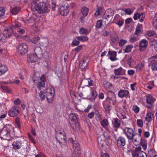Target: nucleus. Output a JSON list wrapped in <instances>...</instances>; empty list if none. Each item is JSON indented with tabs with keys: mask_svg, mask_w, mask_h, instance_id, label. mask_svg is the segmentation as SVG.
<instances>
[{
	"mask_svg": "<svg viewBox=\"0 0 157 157\" xmlns=\"http://www.w3.org/2000/svg\"><path fill=\"white\" fill-rule=\"evenodd\" d=\"M21 103V101L20 99L18 98L14 100V103L16 105H17L20 104Z\"/></svg>",
	"mask_w": 157,
	"mask_h": 157,
	"instance_id": "59",
	"label": "nucleus"
},
{
	"mask_svg": "<svg viewBox=\"0 0 157 157\" xmlns=\"http://www.w3.org/2000/svg\"><path fill=\"white\" fill-rule=\"evenodd\" d=\"M153 26L155 28L157 27V12L153 18Z\"/></svg>",
	"mask_w": 157,
	"mask_h": 157,
	"instance_id": "40",
	"label": "nucleus"
},
{
	"mask_svg": "<svg viewBox=\"0 0 157 157\" xmlns=\"http://www.w3.org/2000/svg\"><path fill=\"white\" fill-rule=\"evenodd\" d=\"M71 96L72 98V101L73 102L75 103V100L76 99L75 95V94H71Z\"/></svg>",
	"mask_w": 157,
	"mask_h": 157,
	"instance_id": "60",
	"label": "nucleus"
},
{
	"mask_svg": "<svg viewBox=\"0 0 157 157\" xmlns=\"http://www.w3.org/2000/svg\"><path fill=\"white\" fill-rule=\"evenodd\" d=\"M45 84L43 81H40L39 82L37 85L38 88H40L42 87H44L45 86Z\"/></svg>",
	"mask_w": 157,
	"mask_h": 157,
	"instance_id": "46",
	"label": "nucleus"
},
{
	"mask_svg": "<svg viewBox=\"0 0 157 157\" xmlns=\"http://www.w3.org/2000/svg\"><path fill=\"white\" fill-rule=\"evenodd\" d=\"M115 99V95L114 94V96L111 98L108 97L103 102V107L105 110L108 113H109L111 109V105H114Z\"/></svg>",
	"mask_w": 157,
	"mask_h": 157,
	"instance_id": "6",
	"label": "nucleus"
},
{
	"mask_svg": "<svg viewBox=\"0 0 157 157\" xmlns=\"http://www.w3.org/2000/svg\"><path fill=\"white\" fill-rule=\"evenodd\" d=\"M155 33L152 31H149L147 32V34L148 36H153L154 34Z\"/></svg>",
	"mask_w": 157,
	"mask_h": 157,
	"instance_id": "64",
	"label": "nucleus"
},
{
	"mask_svg": "<svg viewBox=\"0 0 157 157\" xmlns=\"http://www.w3.org/2000/svg\"><path fill=\"white\" fill-rule=\"evenodd\" d=\"M140 28L138 26H137L136 29L135 33H134L135 35H137L140 33Z\"/></svg>",
	"mask_w": 157,
	"mask_h": 157,
	"instance_id": "63",
	"label": "nucleus"
},
{
	"mask_svg": "<svg viewBox=\"0 0 157 157\" xmlns=\"http://www.w3.org/2000/svg\"><path fill=\"white\" fill-rule=\"evenodd\" d=\"M127 42V41L125 40L121 39L120 40L119 43V46L122 47Z\"/></svg>",
	"mask_w": 157,
	"mask_h": 157,
	"instance_id": "47",
	"label": "nucleus"
},
{
	"mask_svg": "<svg viewBox=\"0 0 157 157\" xmlns=\"http://www.w3.org/2000/svg\"><path fill=\"white\" fill-rule=\"evenodd\" d=\"M45 93L47 102L49 103H52L55 96V88L52 86H49L46 90Z\"/></svg>",
	"mask_w": 157,
	"mask_h": 157,
	"instance_id": "5",
	"label": "nucleus"
},
{
	"mask_svg": "<svg viewBox=\"0 0 157 157\" xmlns=\"http://www.w3.org/2000/svg\"><path fill=\"white\" fill-rule=\"evenodd\" d=\"M40 39L39 36H36L32 39L31 40L33 44H36L38 42Z\"/></svg>",
	"mask_w": 157,
	"mask_h": 157,
	"instance_id": "49",
	"label": "nucleus"
},
{
	"mask_svg": "<svg viewBox=\"0 0 157 157\" xmlns=\"http://www.w3.org/2000/svg\"><path fill=\"white\" fill-rule=\"evenodd\" d=\"M114 74L116 75H121L124 74V71L121 67H120L117 69H115L114 71Z\"/></svg>",
	"mask_w": 157,
	"mask_h": 157,
	"instance_id": "24",
	"label": "nucleus"
},
{
	"mask_svg": "<svg viewBox=\"0 0 157 157\" xmlns=\"http://www.w3.org/2000/svg\"><path fill=\"white\" fill-rule=\"evenodd\" d=\"M76 38L78 40L82 42H84L87 41L88 39V37L87 36H77Z\"/></svg>",
	"mask_w": 157,
	"mask_h": 157,
	"instance_id": "30",
	"label": "nucleus"
},
{
	"mask_svg": "<svg viewBox=\"0 0 157 157\" xmlns=\"http://www.w3.org/2000/svg\"><path fill=\"white\" fill-rule=\"evenodd\" d=\"M108 121L106 119L102 120L101 122V125L106 130L108 129V128H107V126L108 125Z\"/></svg>",
	"mask_w": 157,
	"mask_h": 157,
	"instance_id": "32",
	"label": "nucleus"
},
{
	"mask_svg": "<svg viewBox=\"0 0 157 157\" xmlns=\"http://www.w3.org/2000/svg\"><path fill=\"white\" fill-rule=\"evenodd\" d=\"M116 24L119 25V27L121 26L124 23V21L123 20H119L117 22H114Z\"/></svg>",
	"mask_w": 157,
	"mask_h": 157,
	"instance_id": "62",
	"label": "nucleus"
},
{
	"mask_svg": "<svg viewBox=\"0 0 157 157\" xmlns=\"http://www.w3.org/2000/svg\"><path fill=\"white\" fill-rule=\"evenodd\" d=\"M60 14L63 16H66L69 12V10L67 6L66 7H61L59 9Z\"/></svg>",
	"mask_w": 157,
	"mask_h": 157,
	"instance_id": "23",
	"label": "nucleus"
},
{
	"mask_svg": "<svg viewBox=\"0 0 157 157\" xmlns=\"http://www.w3.org/2000/svg\"><path fill=\"white\" fill-rule=\"evenodd\" d=\"M146 100L147 105L145 107L149 109H152L153 108L154 103L155 100V98L150 94L146 96Z\"/></svg>",
	"mask_w": 157,
	"mask_h": 157,
	"instance_id": "10",
	"label": "nucleus"
},
{
	"mask_svg": "<svg viewBox=\"0 0 157 157\" xmlns=\"http://www.w3.org/2000/svg\"><path fill=\"white\" fill-rule=\"evenodd\" d=\"M108 136H106L104 134L100 135L98 138V141L99 145L102 148L105 147L108 145L107 139L109 138Z\"/></svg>",
	"mask_w": 157,
	"mask_h": 157,
	"instance_id": "8",
	"label": "nucleus"
},
{
	"mask_svg": "<svg viewBox=\"0 0 157 157\" xmlns=\"http://www.w3.org/2000/svg\"><path fill=\"white\" fill-rule=\"evenodd\" d=\"M138 35H136V36H135L134 34L133 36L131 37L130 39V41L132 43H134L137 40Z\"/></svg>",
	"mask_w": 157,
	"mask_h": 157,
	"instance_id": "48",
	"label": "nucleus"
},
{
	"mask_svg": "<svg viewBox=\"0 0 157 157\" xmlns=\"http://www.w3.org/2000/svg\"><path fill=\"white\" fill-rule=\"evenodd\" d=\"M70 124L72 128L74 130L76 131L77 129H79L80 127L79 124L77 122L70 123Z\"/></svg>",
	"mask_w": 157,
	"mask_h": 157,
	"instance_id": "27",
	"label": "nucleus"
},
{
	"mask_svg": "<svg viewBox=\"0 0 157 157\" xmlns=\"http://www.w3.org/2000/svg\"><path fill=\"white\" fill-rule=\"evenodd\" d=\"M113 126L116 128H119L121 124V121L117 118L114 119Z\"/></svg>",
	"mask_w": 157,
	"mask_h": 157,
	"instance_id": "31",
	"label": "nucleus"
},
{
	"mask_svg": "<svg viewBox=\"0 0 157 157\" xmlns=\"http://www.w3.org/2000/svg\"><path fill=\"white\" fill-rule=\"evenodd\" d=\"M141 147L138 146L136 147L135 151L132 153L133 157H147L146 153L143 151H141Z\"/></svg>",
	"mask_w": 157,
	"mask_h": 157,
	"instance_id": "11",
	"label": "nucleus"
},
{
	"mask_svg": "<svg viewBox=\"0 0 157 157\" xmlns=\"http://www.w3.org/2000/svg\"><path fill=\"white\" fill-rule=\"evenodd\" d=\"M103 84L104 88L106 89L110 88L112 86L111 83L106 81H104Z\"/></svg>",
	"mask_w": 157,
	"mask_h": 157,
	"instance_id": "38",
	"label": "nucleus"
},
{
	"mask_svg": "<svg viewBox=\"0 0 157 157\" xmlns=\"http://www.w3.org/2000/svg\"><path fill=\"white\" fill-rule=\"evenodd\" d=\"M126 144V140L125 138L122 136L118 137L117 140V144L118 147L123 151L126 150L125 147Z\"/></svg>",
	"mask_w": 157,
	"mask_h": 157,
	"instance_id": "9",
	"label": "nucleus"
},
{
	"mask_svg": "<svg viewBox=\"0 0 157 157\" xmlns=\"http://www.w3.org/2000/svg\"><path fill=\"white\" fill-rule=\"evenodd\" d=\"M89 9L85 7H83L81 9V12L83 16L84 17L86 16L88 14Z\"/></svg>",
	"mask_w": 157,
	"mask_h": 157,
	"instance_id": "33",
	"label": "nucleus"
},
{
	"mask_svg": "<svg viewBox=\"0 0 157 157\" xmlns=\"http://www.w3.org/2000/svg\"><path fill=\"white\" fill-rule=\"evenodd\" d=\"M118 40V37L117 36H115L112 37L111 40L113 43H115Z\"/></svg>",
	"mask_w": 157,
	"mask_h": 157,
	"instance_id": "56",
	"label": "nucleus"
},
{
	"mask_svg": "<svg viewBox=\"0 0 157 157\" xmlns=\"http://www.w3.org/2000/svg\"><path fill=\"white\" fill-rule=\"evenodd\" d=\"M103 20H99L97 22L96 24L95 25V27L97 28H100L101 27L102 25V21Z\"/></svg>",
	"mask_w": 157,
	"mask_h": 157,
	"instance_id": "41",
	"label": "nucleus"
},
{
	"mask_svg": "<svg viewBox=\"0 0 157 157\" xmlns=\"http://www.w3.org/2000/svg\"><path fill=\"white\" fill-rule=\"evenodd\" d=\"M69 141L72 144L74 152L72 153L71 157H78V155L81 154L80 145L78 143L72 138H69Z\"/></svg>",
	"mask_w": 157,
	"mask_h": 157,
	"instance_id": "4",
	"label": "nucleus"
},
{
	"mask_svg": "<svg viewBox=\"0 0 157 157\" xmlns=\"http://www.w3.org/2000/svg\"><path fill=\"white\" fill-rule=\"evenodd\" d=\"M37 18V17L36 15L33 14L32 16L29 17L27 19H25L24 21L26 24L28 25L30 23H34Z\"/></svg>",
	"mask_w": 157,
	"mask_h": 157,
	"instance_id": "19",
	"label": "nucleus"
},
{
	"mask_svg": "<svg viewBox=\"0 0 157 157\" xmlns=\"http://www.w3.org/2000/svg\"><path fill=\"white\" fill-rule=\"evenodd\" d=\"M133 48V46L132 45L127 46L123 50L125 52H131V49Z\"/></svg>",
	"mask_w": 157,
	"mask_h": 157,
	"instance_id": "43",
	"label": "nucleus"
},
{
	"mask_svg": "<svg viewBox=\"0 0 157 157\" xmlns=\"http://www.w3.org/2000/svg\"><path fill=\"white\" fill-rule=\"evenodd\" d=\"M88 61L87 60L83 59L80 61L79 66L82 70L85 71V69L87 67Z\"/></svg>",
	"mask_w": 157,
	"mask_h": 157,
	"instance_id": "20",
	"label": "nucleus"
},
{
	"mask_svg": "<svg viewBox=\"0 0 157 157\" xmlns=\"http://www.w3.org/2000/svg\"><path fill=\"white\" fill-rule=\"evenodd\" d=\"M114 14V11L113 10L111 9H107L103 16V22L105 23L107 22L108 24L111 21Z\"/></svg>",
	"mask_w": 157,
	"mask_h": 157,
	"instance_id": "7",
	"label": "nucleus"
},
{
	"mask_svg": "<svg viewBox=\"0 0 157 157\" xmlns=\"http://www.w3.org/2000/svg\"><path fill=\"white\" fill-rule=\"evenodd\" d=\"M153 115V114L151 113H147V114L146 117V120L148 122L151 121L152 120Z\"/></svg>",
	"mask_w": 157,
	"mask_h": 157,
	"instance_id": "39",
	"label": "nucleus"
},
{
	"mask_svg": "<svg viewBox=\"0 0 157 157\" xmlns=\"http://www.w3.org/2000/svg\"><path fill=\"white\" fill-rule=\"evenodd\" d=\"M0 88L4 92H7L9 94L12 93L11 89L6 86H0Z\"/></svg>",
	"mask_w": 157,
	"mask_h": 157,
	"instance_id": "28",
	"label": "nucleus"
},
{
	"mask_svg": "<svg viewBox=\"0 0 157 157\" xmlns=\"http://www.w3.org/2000/svg\"><path fill=\"white\" fill-rule=\"evenodd\" d=\"M151 68L153 72L157 71V64L156 63H152L151 65Z\"/></svg>",
	"mask_w": 157,
	"mask_h": 157,
	"instance_id": "42",
	"label": "nucleus"
},
{
	"mask_svg": "<svg viewBox=\"0 0 157 157\" xmlns=\"http://www.w3.org/2000/svg\"><path fill=\"white\" fill-rule=\"evenodd\" d=\"M133 109L136 113H137L139 111V108L136 105H134L133 107Z\"/></svg>",
	"mask_w": 157,
	"mask_h": 157,
	"instance_id": "58",
	"label": "nucleus"
},
{
	"mask_svg": "<svg viewBox=\"0 0 157 157\" xmlns=\"http://www.w3.org/2000/svg\"><path fill=\"white\" fill-rule=\"evenodd\" d=\"M124 12L126 14L128 15L131 14L132 12L130 8L125 9L124 10Z\"/></svg>",
	"mask_w": 157,
	"mask_h": 157,
	"instance_id": "57",
	"label": "nucleus"
},
{
	"mask_svg": "<svg viewBox=\"0 0 157 157\" xmlns=\"http://www.w3.org/2000/svg\"><path fill=\"white\" fill-rule=\"evenodd\" d=\"M102 10V8L101 7H98L96 10L95 13V15L96 16H98L101 13Z\"/></svg>",
	"mask_w": 157,
	"mask_h": 157,
	"instance_id": "45",
	"label": "nucleus"
},
{
	"mask_svg": "<svg viewBox=\"0 0 157 157\" xmlns=\"http://www.w3.org/2000/svg\"><path fill=\"white\" fill-rule=\"evenodd\" d=\"M37 60V57L36 53L29 54L27 55V62L29 63L36 62Z\"/></svg>",
	"mask_w": 157,
	"mask_h": 157,
	"instance_id": "16",
	"label": "nucleus"
},
{
	"mask_svg": "<svg viewBox=\"0 0 157 157\" xmlns=\"http://www.w3.org/2000/svg\"><path fill=\"white\" fill-rule=\"evenodd\" d=\"M129 92L128 91L125 90H120L118 93V96L121 98L127 97L129 95Z\"/></svg>",
	"mask_w": 157,
	"mask_h": 157,
	"instance_id": "18",
	"label": "nucleus"
},
{
	"mask_svg": "<svg viewBox=\"0 0 157 157\" xmlns=\"http://www.w3.org/2000/svg\"><path fill=\"white\" fill-rule=\"evenodd\" d=\"M69 119L71 120V122H77V117L73 113H71L69 114Z\"/></svg>",
	"mask_w": 157,
	"mask_h": 157,
	"instance_id": "35",
	"label": "nucleus"
},
{
	"mask_svg": "<svg viewBox=\"0 0 157 157\" xmlns=\"http://www.w3.org/2000/svg\"><path fill=\"white\" fill-rule=\"evenodd\" d=\"M82 49V45L78 46L75 49V51L76 53H78L80 52Z\"/></svg>",
	"mask_w": 157,
	"mask_h": 157,
	"instance_id": "53",
	"label": "nucleus"
},
{
	"mask_svg": "<svg viewBox=\"0 0 157 157\" xmlns=\"http://www.w3.org/2000/svg\"><path fill=\"white\" fill-rule=\"evenodd\" d=\"M132 141L134 145L137 146L140 143L142 139H134L131 140Z\"/></svg>",
	"mask_w": 157,
	"mask_h": 157,
	"instance_id": "44",
	"label": "nucleus"
},
{
	"mask_svg": "<svg viewBox=\"0 0 157 157\" xmlns=\"http://www.w3.org/2000/svg\"><path fill=\"white\" fill-rule=\"evenodd\" d=\"M15 124L16 127L19 128L21 127V124L19 119L18 118H17L15 120Z\"/></svg>",
	"mask_w": 157,
	"mask_h": 157,
	"instance_id": "50",
	"label": "nucleus"
},
{
	"mask_svg": "<svg viewBox=\"0 0 157 157\" xmlns=\"http://www.w3.org/2000/svg\"><path fill=\"white\" fill-rule=\"evenodd\" d=\"M28 51V47L27 45L24 43L20 44L17 48L18 53L22 55H25Z\"/></svg>",
	"mask_w": 157,
	"mask_h": 157,
	"instance_id": "12",
	"label": "nucleus"
},
{
	"mask_svg": "<svg viewBox=\"0 0 157 157\" xmlns=\"http://www.w3.org/2000/svg\"><path fill=\"white\" fill-rule=\"evenodd\" d=\"M66 138V135L64 132H59L56 136V139L59 143H65Z\"/></svg>",
	"mask_w": 157,
	"mask_h": 157,
	"instance_id": "15",
	"label": "nucleus"
},
{
	"mask_svg": "<svg viewBox=\"0 0 157 157\" xmlns=\"http://www.w3.org/2000/svg\"><path fill=\"white\" fill-rule=\"evenodd\" d=\"M98 94L95 90H93L91 93V98L92 99H94L97 97Z\"/></svg>",
	"mask_w": 157,
	"mask_h": 157,
	"instance_id": "51",
	"label": "nucleus"
},
{
	"mask_svg": "<svg viewBox=\"0 0 157 157\" xmlns=\"http://www.w3.org/2000/svg\"><path fill=\"white\" fill-rule=\"evenodd\" d=\"M12 145L14 149H18L21 148V144L20 141H14L12 144Z\"/></svg>",
	"mask_w": 157,
	"mask_h": 157,
	"instance_id": "26",
	"label": "nucleus"
},
{
	"mask_svg": "<svg viewBox=\"0 0 157 157\" xmlns=\"http://www.w3.org/2000/svg\"><path fill=\"white\" fill-rule=\"evenodd\" d=\"M21 26V24L17 21L13 23L11 28L5 29L3 34H0V41L2 42H5L7 39L12 35V33L15 36L18 37L16 32V31L20 34L25 33V31L24 29L19 28Z\"/></svg>",
	"mask_w": 157,
	"mask_h": 157,
	"instance_id": "1",
	"label": "nucleus"
},
{
	"mask_svg": "<svg viewBox=\"0 0 157 157\" xmlns=\"http://www.w3.org/2000/svg\"><path fill=\"white\" fill-rule=\"evenodd\" d=\"M7 67L4 65H0V76L5 74L8 71Z\"/></svg>",
	"mask_w": 157,
	"mask_h": 157,
	"instance_id": "25",
	"label": "nucleus"
},
{
	"mask_svg": "<svg viewBox=\"0 0 157 157\" xmlns=\"http://www.w3.org/2000/svg\"><path fill=\"white\" fill-rule=\"evenodd\" d=\"M20 10V8L19 7H16L13 8L11 12L13 15H16L18 13Z\"/></svg>",
	"mask_w": 157,
	"mask_h": 157,
	"instance_id": "36",
	"label": "nucleus"
},
{
	"mask_svg": "<svg viewBox=\"0 0 157 157\" xmlns=\"http://www.w3.org/2000/svg\"><path fill=\"white\" fill-rule=\"evenodd\" d=\"M108 53L109 55L111 56L109 58L112 61H115L117 59V58H116L117 53L116 52L109 50Z\"/></svg>",
	"mask_w": 157,
	"mask_h": 157,
	"instance_id": "22",
	"label": "nucleus"
},
{
	"mask_svg": "<svg viewBox=\"0 0 157 157\" xmlns=\"http://www.w3.org/2000/svg\"><path fill=\"white\" fill-rule=\"evenodd\" d=\"M89 31L86 29L82 28L79 30V33L81 34L87 35L89 33Z\"/></svg>",
	"mask_w": 157,
	"mask_h": 157,
	"instance_id": "34",
	"label": "nucleus"
},
{
	"mask_svg": "<svg viewBox=\"0 0 157 157\" xmlns=\"http://www.w3.org/2000/svg\"><path fill=\"white\" fill-rule=\"evenodd\" d=\"M136 123L137 125L140 127L143 126V122L140 119H138L136 121Z\"/></svg>",
	"mask_w": 157,
	"mask_h": 157,
	"instance_id": "52",
	"label": "nucleus"
},
{
	"mask_svg": "<svg viewBox=\"0 0 157 157\" xmlns=\"http://www.w3.org/2000/svg\"><path fill=\"white\" fill-rule=\"evenodd\" d=\"M148 44L147 40L145 39H143L141 40L139 43V49L140 51H144L146 48Z\"/></svg>",
	"mask_w": 157,
	"mask_h": 157,
	"instance_id": "17",
	"label": "nucleus"
},
{
	"mask_svg": "<svg viewBox=\"0 0 157 157\" xmlns=\"http://www.w3.org/2000/svg\"><path fill=\"white\" fill-rule=\"evenodd\" d=\"M5 10L2 7H0V17L3 16L5 13Z\"/></svg>",
	"mask_w": 157,
	"mask_h": 157,
	"instance_id": "61",
	"label": "nucleus"
},
{
	"mask_svg": "<svg viewBox=\"0 0 157 157\" xmlns=\"http://www.w3.org/2000/svg\"><path fill=\"white\" fill-rule=\"evenodd\" d=\"M19 113V111L17 107L14 106L10 109L8 112V114L10 117H14L17 115Z\"/></svg>",
	"mask_w": 157,
	"mask_h": 157,
	"instance_id": "14",
	"label": "nucleus"
},
{
	"mask_svg": "<svg viewBox=\"0 0 157 157\" xmlns=\"http://www.w3.org/2000/svg\"><path fill=\"white\" fill-rule=\"evenodd\" d=\"M121 117L122 119H124L125 118H126V111L124 110H123V111L121 112Z\"/></svg>",
	"mask_w": 157,
	"mask_h": 157,
	"instance_id": "54",
	"label": "nucleus"
},
{
	"mask_svg": "<svg viewBox=\"0 0 157 157\" xmlns=\"http://www.w3.org/2000/svg\"><path fill=\"white\" fill-rule=\"evenodd\" d=\"M123 131L128 140L131 138L134 133L133 129L130 127H125L123 129Z\"/></svg>",
	"mask_w": 157,
	"mask_h": 157,
	"instance_id": "13",
	"label": "nucleus"
},
{
	"mask_svg": "<svg viewBox=\"0 0 157 157\" xmlns=\"http://www.w3.org/2000/svg\"><path fill=\"white\" fill-rule=\"evenodd\" d=\"M79 43V41L76 38L73 40L72 42V44L74 46H76L78 45Z\"/></svg>",
	"mask_w": 157,
	"mask_h": 157,
	"instance_id": "55",
	"label": "nucleus"
},
{
	"mask_svg": "<svg viewBox=\"0 0 157 157\" xmlns=\"http://www.w3.org/2000/svg\"><path fill=\"white\" fill-rule=\"evenodd\" d=\"M31 9L33 11H37L41 14H45L50 11L49 5L45 2H40L39 3L33 2L31 4Z\"/></svg>",
	"mask_w": 157,
	"mask_h": 157,
	"instance_id": "2",
	"label": "nucleus"
},
{
	"mask_svg": "<svg viewBox=\"0 0 157 157\" xmlns=\"http://www.w3.org/2000/svg\"><path fill=\"white\" fill-rule=\"evenodd\" d=\"M134 139H142L141 136H140V135H138L137 133H134L132 136L131 137V138H130L129 140H132Z\"/></svg>",
	"mask_w": 157,
	"mask_h": 157,
	"instance_id": "37",
	"label": "nucleus"
},
{
	"mask_svg": "<svg viewBox=\"0 0 157 157\" xmlns=\"http://www.w3.org/2000/svg\"><path fill=\"white\" fill-rule=\"evenodd\" d=\"M145 15L144 13L140 14L138 13H135L134 16L133 18L135 20H136L138 19H139V21L140 22H143L144 19Z\"/></svg>",
	"mask_w": 157,
	"mask_h": 157,
	"instance_id": "21",
	"label": "nucleus"
},
{
	"mask_svg": "<svg viewBox=\"0 0 157 157\" xmlns=\"http://www.w3.org/2000/svg\"><path fill=\"white\" fill-rule=\"evenodd\" d=\"M14 132V128L10 124H7L3 128L0 135L3 136L4 139L9 140L10 137L13 136Z\"/></svg>",
	"mask_w": 157,
	"mask_h": 157,
	"instance_id": "3",
	"label": "nucleus"
},
{
	"mask_svg": "<svg viewBox=\"0 0 157 157\" xmlns=\"http://www.w3.org/2000/svg\"><path fill=\"white\" fill-rule=\"evenodd\" d=\"M46 93L43 91H40L39 93V98L41 101L44 100L45 98H46V95H45Z\"/></svg>",
	"mask_w": 157,
	"mask_h": 157,
	"instance_id": "29",
	"label": "nucleus"
}]
</instances>
